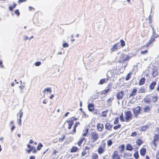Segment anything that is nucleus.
Instances as JSON below:
<instances>
[{"label": "nucleus", "instance_id": "39", "mask_svg": "<svg viewBox=\"0 0 159 159\" xmlns=\"http://www.w3.org/2000/svg\"><path fill=\"white\" fill-rule=\"evenodd\" d=\"M88 129H87L85 130H84V133H83V135L84 136H86L88 133Z\"/></svg>", "mask_w": 159, "mask_h": 159}, {"label": "nucleus", "instance_id": "59", "mask_svg": "<svg viewBox=\"0 0 159 159\" xmlns=\"http://www.w3.org/2000/svg\"><path fill=\"white\" fill-rule=\"evenodd\" d=\"M15 128V126L14 125H13L12 127L11 128V132H12L13 130Z\"/></svg>", "mask_w": 159, "mask_h": 159}, {"label": "nucleus", "instance_id": "52", "mask_svg": "<svg viewBox=\"0 0 159 159\" xmlns=\"http://www.w3.org/2000/svg\"><path fill=\"white\" fill-rule=\"evenodd\" d=\"M26 1V0H18V3L19 4H20L21 3L25 2Z\"/></svg>", "mask_w": 159, "mask_h": 159}, {"label": "nucleus", "instance_id": "64", "mask_svg": "<svg viewBox=\"0 0 159 159\" xmlns=\"http://www.w3.org/2000/svg\"><path fill=\"white\" fill-rule=\"evenodd\" d=\"M9 10L10 11H13V7L12 6L9 7Z\"/></svg>", "mask_w": 159, "mask_h": 159}, {"label": "nucleus", "instance_id": "16", "mask_svg": "<svg viewBox=\"0 0 159 159\" xmlns=\"http://www.w3.org/2000/svg\"><path fill=\"white\" fill-rule=\"evenodd\" d=\"M80 123L79 122H78L77 123H75V125L74 126V128H73V131H72V132H71L70 133V134H73L74 133H75V132H76V128L78 126V125H80Z\"/></svg>", "mask_w": 159, "mask_h": 159}, {"label": "nucleus", "instance_id": "31", "mask_svg": "<svg viewBox=\"0 0 159 159\" xmlns=\"http://www.w3.org/2000/svg\"><path fill=\"white\" fill-rule=\"evenodd\" d=\"M19 87L20 88V93H22L24 92V88L25 87V86H19Z\"/></svg>", "mask_w": 159, "mask_h": 159}, {"label": "nucleus", "instance_id": "15", "mask_svg": "<svg viewBox=\"0 0 159 159\" xmlns=\"http://www.w3.org/2000/svg\"><path fill=\"white\" fill-rule=\"evenodd\" d=\"M108 80V78L103 79H101L98 84H99L102 85L105 83H106Z\"/></svg>", "mask_w": 159, "mask_h": 159}, {"label": "nucleus", "instance_id": "4", "mask_svg": "<svg viewBox=\"0 0 159 159\" xmlns=\"http://www.w3.org/2000/svg\"><path fill=\"white\" fill-rule=\"evenodd\" d=\"M130 57L128 55H126L123 53H121L120 55V58L118 60L119 62H123L125 61H129Z\"/></svg>", "mask_w": 159, "mask_h": 159}, {"label": "nucleus", "instance_id": "1", "mask_svg": "<svg viewBox=\"0 0 159 159\" xmlns=\"http://www.w3.org/2000/svg\"><path fill=\"white\" fill-rule=\"evenodd\" d=\"M154 29L152 28L153 33L152 34L151 36L150 39H149L148 42L146 43L145 45L142 46L141 47V49H143L145 47L148 48L149 45L152 44L155 41V39L158 37L157 34H156L154 31H153Z\"/></svg>", "mask_w": 159, "mask_h": 159}, {"label": "nucleus", "instance_id": "42", "mask_svg": "<svg viewBox=\"0 0 159 159\" xmlns=\"http://www.w3.org/2000/svg\"><path fill=\"white\" fill-rule=\"evenodd\" d=\"M137 134V133L135 132H132L131 134V136L132 137H135Z\"/></svg>", "mask_w": 159, "mask_h": 159}, {"label": "nucleus", "instance_id": "60", "mask_svg": "<svg viewBox=\"0 0 159 159\" xmlns=\"http://www.w3.org/2000/svg\"><path fill=\"white\" fill-rule=\"evenodd\" d=\"M58 152V151L56 150H54L53 152V154H55L56 153Z\"/></svg>", "mask_w": 159, "mask_h": 159}, {"label": "nucleus", "instance_id": "47", "mask_svg": "<svg viewBox=\"0 0 159 159\" xmlns=\"http://www.w3.org/2000/svg\"><path fill=\"white\" fill-rule=\"evenodd\" d=\"M120 120L121 121H124V119H123V114H121L120 116Z\"/></svg>", "mask_w": 159, "mask_h": 159}, {"label": "nucleus", "instance_id": "3", "mask_svg": "<svg viewBox=\"0 0 159 159\" xmlns=\"http://www.w3.org/2000/svg\"><path fill=\"white\" fill-rule=\"evenodd\" d=\"M159 139V129L156 128L154 131V136L153 139L152 141V143L154 146L156 147L157 146Z\"/></svg>", "mask_w": 159, "mask_h": 159}, {"label": "nucleus", "instance_id": "35", "mask_svg": "<svg viewBox=\"0 0 159 159\" xmlns=\"http://www.w3.org/2000/svg\"><path fill=\"white\" fill-rule=\"evenodd\" d=\"M130 74H131V73H129L128 74H127V75L126 76V78H125L126 80H128L130 79Z\"/></svg>", "mask_w": 159, "mask_h": 159}, {"label": "nucleus", "instance_id": "53", "mask_svg": "<svg viewBox=\"0 0 159 159\" xmlns=\"http://www.w3.org/2000/svg\"><path fill=\"white\" fill-rule=\"evenodd\" d=\"M156 157L157 159H159V151L157 152Z\"/></svg>", "mask_w": 159, "mask_h": 159}, {"label": "nucleus", "instance_id": "41", "mask_svg": "<svg viewBox=\"0 0 159 159\" xmlns=\"http://www.w3.org/2000/svg\"><path fill=\"white\" fill-rule=\"evenodd\" d=\"M120 127L121 125H118L114 126L113 127V129L115 130L117 129L118 128H120Z\"/></svg>", "mask_w": 159, "mask_h": 159}, {"label": "nucleus", "instance_id": "26", "mask_svg": "<svg viewBox=\"0 0 159 159\" xmlns=\"http://www.w3.org/2000/svg\"><path fill=\"white\" fill-rule=\"evenodd\" d=\"M126 149L128 150L131 151L133 150V148L130 144H128L127 145Z\"/></svg>", "mask_w": 159, "mask_h": 159}, {"label": "nucleus", "instance_id": "61", "mask_svg": "<svg viewBox=\"0 0 159 159\" xmlns=\"http://www.w3.org/2000/svg\"><path fill=\"white\" fill-rule=\"evenodd\" d=\"M29 10L30 11H32L33 9V10L34 9V8L33 7H31L30 6L29 7Z\"/></svg>", "mask_w": 159, "mask_h": 159}, {"label": "nucleus", "instance_id": "62", "mask_svg": "<svg viewBox=\"0 0 159 159\" xmlns=\"http://www.w3.org/2000/svg\"><path fill=\"white\" fill-rule=\"evenodd\" d=\"M90 149V148L89 147L87 146H86L84 148V149L85 150H89Z\"/></svg>", "mask_w": 159, "mask_h": 159}, {"label": "nucleus", "instance_id": "9", "mask_svg": "<svg viewBox=\"0 0 159 159\" xmlns=\"http://www.w3.org/2000/svg\"><path fill=\"white\" fill-rule=\"evenodd\" d=\"M66 122H67L68 125V129H70L71 128V126L74 123V120L73 119H71L69 120L66 121Z\"/></svg>", "mask_w": 159, "mask_h": 159}, {"label": "nucleus", "instance_id": "22", "mask_svg": "<svg viewBox=\"0 0 159 159\" xmlns=\"http://www.w3.org/2000/svg\"><path fill=\"white\" fill-rule=\"evenodd\" d=\"M109 89H110L108 87L107 88V89L102 91L101 92V94H105L107 93L108 92Z\"/></svg>", "mask_w": 159, "mask_h": 159}, {"label": "nucleus", "instance_id": "25", "mask_svg": "<svg viewBox=\"0 0 159 159\" xmlns=\"http://www.w3.org/2000/svg\"><path fill=\"white\" fill-rule=\"evenodd\" d=\"M19 115V119H21L23 115V112L21 110H20L18 114L17 115V116Z\"/></svg>", "mask_w": 159, "mask_h": 159}, {"label": "nucleus", "instance_id": "13", "mask_svg": "<svg viewBox=\"0 0 159 159\" xmlns=\"http://www.w3.org/2000/svg\"><path fill=\"white\" fill-rule=\"evenodd\" d=\"M156 83L157 82L156 81H153L151 83L149 86V89L151 90H153L156 84Z\"/></svg>", "mask_w": 159, "mask_h": 159}, {"label": "nucleus", "instance_id": "17", "mask_svg": "<svg viewBox=\"0 0 159 159\" xmlns=\"http://www.w3.org/2000/svg\"><path fill=\"white\" fill-rule=\"evenodd\" d=\"M88 108L89 109V110L90 111H92L94 109V105L92 103L89 104L88 105Z\"/></svg>", "mask_w": 159, "mask_h": 159}, {"label": "nucleus", "instance_id": "11", "mask_svg": "<svg viewBox=\"0 0 159 159\" xmlns=\"http://www.w3.org/2000/svg\"><path fill=\"white\" fill-rule=\"evenodd\" d=\"M97 127L98 130L100 132L102 131L104 128L103 125L102 124L98 123L97 124Z\"/></svg>", "mask_w": 159, "mask_h": 159}, {"label": "nucleus", "instance_id": "5", "mask_svg": "<svg viewBox=\"0 0 159 159\" xmlns=\"http://www.w3.org/2000/svg\"><path fill=\"white\" fill-rule=\"evenodd\" d=\"M106 143H103L100 145L98 148V152L99 154H101L104 153L105 150Z\"/></svg>", "mask_w": 159, "mask_h": 159}, {"label": "nucleus", "instance_id": "28", "mask_svg": "<svg viewBox=\"0 0 159 159\" xmlns=\"http://www.w3.org/2000/svg\"><path fill=\"white\" fill-rule=\"evenodd\" d=\"M78 150V148L77 147H73L70 150L71 152H76Z\"/></svg>", "mask_w": 159, "mask_h": 159}, {"label": "nucleus", "instance_id": "20", "mask_svg": "<svg viewBox=\"0 0 159 159\" xmlns=\"http://www.w3.org/2000/svg\"><path fill=\"white\" fill-rule=\"evenodd\" d=\"M117 44H115L111 48V52H114L117 49Z\"/></svg>", "mask_w": 159, "mask_h": 159}, {"label": "nucleus", "instance_id": "45", "mask_svg": "<svg viewBox=\"0 0 159 159\" xmlns=\"http://www.w3.org/2000/svg\"><path fill=\"white\" fill-rule=\"evenodd\" d=\"M121 43V45L122 47H123L125 45V43L122 40H121L120 41Z\"/></svg>", "mask_w": 159, "mask_h": 159}, {"label": "nucleus", "instance_id": "29", "mask_svg": "<svg viewBox=\"0 0 159 159\" xmlns=\"http://www.w3.org/2000/svg\"><path fill=\"white\" fill-rule=\"evenodd\" d=\"M84 138H82L78 142L77 144L79 146H80L82 143L83 142L84 140Z\"/></svg>", "mask_w": 159, "mask_h": 159}, {"label": "nucleus", "instance_id": "10", "mask_svg": "<svg viewBox=\"0 0 159 159\" xmlns=\"http://www.w3.org/2000/svg\"><path fill=\"white\" fill-rule=\"evenodd\" d=\"M124 92L121 91L118 92L116 94V98L118 100L121 99L123 95Z\"/></svg>", "mask_w": 159, "mask_h": 159}, {"label": "nucleus", "instance_id": "21", "mask_svg": "<svg viewBox=\"0 0 159 159\" xmlns=\"http://www.w3.org/2000/svg\"><path fill=\"white\" fill-rule=\"evenodd\" d=\"M125 146L123 145H121L119 147V152L122 153L124 151Z\"/></svg>", "mask_w": 159, "mask_h": 159}, {"label": "nucleus", "instance_id": "32", "mask_svg": "<svg viewBox=\"0 0 159 159\" xmlns=\"http://www.w3.org/2000/svg\"><path fill=\"white\" fill-rule=\"evenodd\" d=\"M144 111L145 112H148L149 111L150 108L148 107H147L143 108Z\"/></svg>", "mask_w": 159, "mask_h": 159}, {"label": "nucleus", "instance_id": "51", "mask_svg": "<svg viewBox=\"0 0 159 159\" xmlns=\"http://www.w3.org/2000/svg\"><path fill=\"white\" fill-rule=\"evenodd\" d=\"M118 118H116L114 120V124H118Z\"/></svg>", "mask_w": 159, "mask_h": 159}, {"label": "nucleus", "instance_id": "14", "mask_svg": "<svg viewBox=\"0 0 159 159\" xmlns=\"http://www.w3.org/2000/svg\"><path fill=\"white\" fill-rule=\"evenodd\" d=\"M105 129L110 131L111 130L112 125L109 123H107L105 125Z\"/></svg>", "mask_w": 159, "mask_h": 159}, {"label": "nucleus", "instance_id": "24", "mask_svg": "<svg viewBox=\"0 0 159 159\" xmlns=\"http://www.w3.org/2000/svg\"><path fill=\"white\" fill-rule=\"evenodd\" d=\"M146 91V89L143 87H142L138 90V92L139 93H144Z\"/></svg>", "mask_w": 159, "mask_h": 159}, {"label": "nucleus", "instance_id": "58", "mask_svg": "<svg viewBox=\"0 0 159 159\" xmlns=\"http://www.w3.org/2000/svg\"><path fill=\"white\" fill-rule=\"evenodd\" d=\"M24 38L25 41L27 39H29V38L27 36H24Z\"/></svg>", "mask_w": 159, "mask_h": 159}, {"label": "nucleus", "instance_id": "33", "mask_svg": "<svg viewBox=\"0 0 159 159\" xmlns=\"http://www.w3.org/2000/svg\"><path fill=\"white\" fill-rule=\"evenodd\" d=\"M112 142L111 140L110 139L107 140V145L109 147L112 144Z\"/></svg>", "mask_w": 159, "mask_h": 159}, {"label": "nucleus", "instance_id": "12", "mask_svg": "<svg viewBox=\"0 0 159 159\" xmlns=\"http://www.w3.org/2000/svg\"><path fill=\"white\" fill-rule=\"evenodd\" d=\"M137 92V89L136 88H134L132 90L131 93L129 94V97H131L134 96L136 94V93Z\"/></svg>", "mask_w": 159, "mask_h": 159}, {"label": "nucleus", "instance_id": "44", "mask_svg": "<svg viewBox=\"0 0 159 159\" xmlns=\"http://www.w3.org/2000/svg\"><path fill=\"white\" fill-rule=\"evenodd\" d=\"M144 101L145 102H147V103H150L151 102L150 99L149 98H145L144 99Z\"/></svg>", "mask_w": 159, "mask_h": 159}, {"label": "nucleus", "instance_id": "37", "mask_svg": "<svg viewBox=\"0 0 159 159\" xmlns=\"http://www.w3.org/2000/svg\"><path fill=\"white\" fill-rule=\"evenodd\" d=\"M136 144L139 146H140L142 143V142L141 140H137V141H136Z\"/></svg>", "mask_w": 159, "mask_h": 159}, {"label": "nucleus", "instance_id": "23", "mask_svg": "<svg viewBox=\"0 0 159 159\" xmlns=\"http://www.w3.org/2000/svg\"><path fill=\"white\" fill-rule=\"evenodd\" d=\"M92 158L93 159H98V155L95 153H93L92 154Z\"/></svg>", "mask_w": 159, "mask_h": 159}, {"label": "nucleus", "instance_id": "40", "mask_svg": "<svg viewBox=\"0 0 159 159\" xmlns=\"http://www.w3.org/2000/svg\"><path fill=\"white\" fill-rule=\"evenodd\" d=\"M107 112V111H103L101 114V116H106Z\"/></svg>", "mask_w": 159, "mask_h": 159}, {"label": "nucleus", "instance_id": "50", "mask_svg": "<svg viewBox=\"0 0 159 159\" xmlns=\"http://www.w3.org/2000/svg\"><path fill=\"white\" fill-rule=\"evenodd\" d=\"M113 99V98L112 97L109 98L107 100V102L109 103H110L111 102Z\"/></svg>", "mask_w": 159, "mask_h": 159}, {"label": "nucleus", "instance_id": "19", "mask_svg": "<svg viewBox=\"0 0 159 159\" xmlns=\"http://www.w3.org/2000/svg\"><path fill=\"white\" fill-rule=\"evenodd\" d=\"M145 82V78H142L140 80L139 83V85H142L144 84Z\"/></svg>", "mask_w": 159, "mask_h": 159}, {"label": "nucleus", "instance_id": "30", "mask_svg": "<svg viewBox=\"0 0 159 159\" xmlns=\"http://www.w3.org/2000/svg\"><path fill=\"white\" fill-rule=\"evenodd\" d=\"M43 145L41 143H39L38 144V146L37 147V149L38 150H40L41 148L43 147Z\"/></svg>", "mask_w": 159, "mask_h": 159}, {"label": "nucleus", "instance_id": "18", "mask_svg": "<svg viewBox=\"0 0 159 159\" xmlns=\"http://www.w3.org/2000/svg\"><path fill=\"white\" fill-rule=\"evenodd\" d=\"M146 150L145 148H142L140 150V153L141 156H144L145 154Z\"/></svg>", "mask_w": 159, "mask_h": 159}, {"label": "nucleus", "instance_id": "2", "mask_svg": "<svg viewBox=\"0 0 159 159\" xmlns=\"http://www.w3.org/2000/svg\"><path fill=\"white\" fill-rule=\"evenodd\" d=\"M99 138V136L96 132L93 131L91 133L89 138V141L91 143L90 145L92 148H93L94 145L92 143L96 142Z\"/></svg>", "mask_w": 159, "mask_h": 159}, {"label": "nucleus", "instance_id": "56", "mask_svg": "<svg viewBox=\"0 0 159 159\" xmlns=\"http://www.w3.org/2000/svg\"><path fill=\"white\" fill-rule=\"evenodd\" d=\"M86 154V152L85 151H84L82 152L81 153V155L82 156H84Z\"/></svg>", "mask_w": 159, "mask_h": 159}, {"label": "nucleus", "instance_id": "34", "mask_svg": "<svg viewBox=\"0 0 159 159\" xmlns=\"http://www.w3.org/2000/svg\"><path fill=\"white\" fill-rule=\"evenodd\" d=\"M157 96H152V101L153 102H155L157 101Z\"/></svg>", "mask_w": 159, "mask_h": 159}, {"label": "nucleus", "instance_id": "48", "mask_svg": "<svg viewBox=\"0 0 159 159\" xmlns=\"http://www.w3.org/2000/svg\"><path fill=\"white\" fill-rule=\"evenodd\" d=\"M41 64V62H37L35 63V65L36 66H39Z\"/></svg>", "mask_w": 159, "mask_h": 159}, {"label": "nucleus", "instance_id": "46", "mask_svg": "<svg viewBox=\"0 0 159 159\" xmlns=\"http://www.w3.org/2000/svg\"><path fill=\"white\" fill-rule=\"evenodd\" d=\"M65 138V136L64 135H62V137L59 138V140L60 141H63Z\"/></svg>", "mask_w": 159, "mask_h": 159}, {"label": "nucleus", "instance_id": "6", "mask_svg": "<svg viewBox=\"0 0 159 159\" xmlns=\"http://www.w3.org/2000/svg\"><path fill=\"white\" fill-rule=\"evenodd\" d=\"M126 121L128 122L132 119V114L130 111L126 112L125 115Z\"/></svg>", "mask_w": 159, "mask_h": 159}, {"label": "nucleus", "instance_id": "54", "mask_svg": "<svg viewBox=\"0 0 159 159\" xmlns=\"http://www.w3.org/2000/svg\"><path fill=\"white\" fill-rule=\"evenodd\" d=\"M15 13L17 14L18 16H19L20 14L18 10H16L15 12Z\"/></svg>", "mask_w": 159, "mask_h": 159}, {"label": "nucleus", "instance_id": "38", "mask_svg": "<svg viewBox=\"0 0 159 159\" xmlns=\"http://www.w3.org/2000/svg\"><path fill=\"white\" fill-rule=\"evenodd\" d=\"M134 157L136 159H138L139 158V155L138 152L134 153Z\"/></svg>", "mask_w": 159, "mask_h": 159}, {"label": "nucleus", "instance_id": "43", "mask_svg": "<svg viewBox=\"0 0 159 159\" xmlns=\"http://www.w3.org/2000/svg\"><path fill=\"white\" fill-rule=\"evenodd\" d=\"M148 128V126H143L141 128V130L143 131L146 130Z\"/></svg>", "mask_w": 159, "mask_h": 159}, {"label": "nucleus", "instance_id": "27", "mask_svg": "<svg viewBox=\"0 0 159 159\" xmlns=\"http://www.w3.org/2000/svg\"><path fill=\"white\" fill-rule=\"evenodd\" d=\"M52 88H46L44 89L43 92H48L50 93L51 92H52Z\"/></svg>", "mask_w": 159, "mask_h": 159}, {"label": "nucleus", "instance_id": "49", "mask_svg": "<svg viewBox=\"0 0 159 159\" xmlns=\"http://www.w3.org/2000/svg\"><path fill=\"white\" fill-rule=\"evenodd\" d=\"M62 46L63 48L68 47L69 46L68 44L67 43H64L63 44Z\"/></svg>", "mask_w": 159, "mask_h": 159}, {"label": "nucleus", "instance_id": "57", "mask_svg": "<svg viewBox=\"0 0 159 159\" xmlns=\"http://www.w3.org/2000/svg\"><path fill=\"white\" fill-rule=\"evenodd\" d=\"M0 67L2 68L4 67V66L2 65V62L1 60H0Z\"/></svg>", "mask_w": 159, "mask_h": 159}, {"label": "nucleus", "instance_id": "63", "mask_svg": "<svg viewBox=\"0 0 159 159\" xmlns=\"http://www.w3.org/2000/svg\"><path fill=\"white\" fill-rule=\"evenodd\" d=\"M35 157L34 156H31L30 157V159H35Z\"/></svg>", "mask_w": 159, "mask_h": 159}, {"label": "nucleus", "instance_id": "8", "mask_svg": "<svg viewBox=\"0 0 159 159\" xmlns=\"http://www.w3.org/2000/svg\"><path fill=\"white\" fill-rule=\"evenodd\" d=\"M140 108L139 106L137 107L133 110V112L134 116L136 117L137 115L140 113Z\"/></svg>", "mask_w": 159, "mask_h": 159}, {"label": "nucleus", "instance_id": "36", "mask_svg": "<svg viewBox=\"0 0 159 159\" xmlns=\"http://www.w3.org/2000/svg\"><path fill=\"white\" fill-rule=\"evenodd\" d=\"M148 52V49H146L144 51H141L140 52V53L142 54H146Z\"/></svg>", "mask_w": 159, "mask_h": 159}, {"label": "nucleus", "instance_id": "55", "mask_svg": "<svg viewBox=\"0 0 159 159\" xmlns=\"http://www.w3.org/2000/svg\"><path fill=\"white\" fill-rule=\"evenodd\" d=\"M18 124L20 126L21 125V119H19L18 121Z\"/></svg>", "mask_w": 159, "mask_h": 159}, {"label": "nucleus", "instance_id": "7", "mask_svg": "<svg viewBox=\"0 0 159 159\" xmlns=\"http://www.w3.org/2000/svg\"><path fill=\"white\" fill-rule=\"evenodd\" d=\"M112 159H120V157L118 154V152L117 151H114L111 156Z\"/></svg>", "mask_w": 159, "mask_h": 159}]
</instances>
